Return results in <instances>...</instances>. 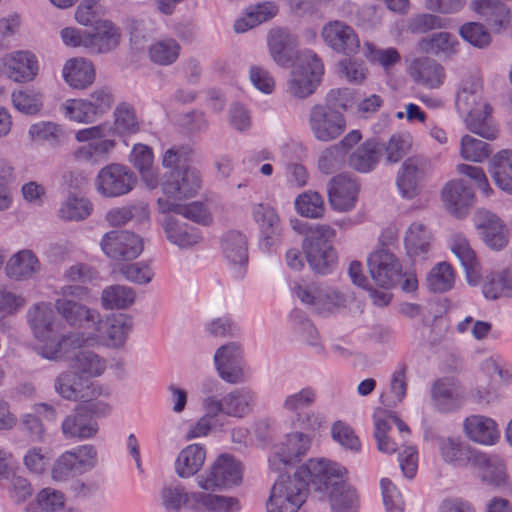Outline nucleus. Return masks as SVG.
<instances>
[{
  "label": "nucleus",
  "mask_w": 512,
  "mask_h": 512,
  "mask_svg": "<svg viewBox=\"0 0 512 512\" xmlns=\"http://www.w3.org/2000/svg\"><path fill=\"white\" fill-rule=\"evenodd\" d=\"M321 460L323 472L319 478L324 487L317 488L319 499L327 500L333 512H358V495L345 479L346 468L324 458Z\"/></svg>",
  "instance_id": "obj_5"
},
{
  "label": "nucleus",
  "mask_w": 512,
  "mask_h": 512,
  "mask_svg": "<svg viewBox=\"0 0 512 512\" xmlns=\"http://www.w3.org/2000/svg\"><path fill=\"white\" fill-rule=\"evenodd\" d=\"M441 199L446 210L457 218L465 217L471 208L474 194L463 180H451L441 190Z\"/></svg>",
  "instance_id": "obj_27"
},
{
  "label": "nucleus",
  "mask_w": 512,
  "mask_h": 512,
  "mask_svg": "<svg viewBox=\"0 0 512 512\" xmlns=\"http://www.w3.org/2000/svg\"><path fill=\"white\" fill-rule=\"evenodd\" d=\"M94 405L87 403L77 407L71 414L65 417L61 430L66 439H89L96 435L98 425L89 413Z\"/></svg>",
  "instance_id": "obj_28"
},
{
  "label": "nucleus",
  "mask_w": 512,
  "mask_h": 512,
  "mask_svg": "<svg viewBox=\"0 0 512 512\" xmlns=\"http://www.w3.org/2000/svg\"><path fill=\"white\" fill-rule=\"evenodd\" d=\"M489 172L494 183L502 191L512 194V151L501 150L491 161Z\"/></svg>",
  "instance_id": "obj_45"
},
{
  "label": "nucleus",
  "mask_w": 512,
  "mask_h": 512,
  "mask_svg": "<svg viewBox=\"0 0 512 512\" xmlns=\"http://www.w3.org/2000/svg\"><path fill=\"white\" fill-rule=\"evenodd\" d=\"M349 97L348 89H332L326 96L325 104H316L311 108L308 123L315 139L329 142L343 134L346 120L342 111L346 110Z\"/></svg>",
  "instance_id": "obj_4"
},
{
  "label": "nucleus",
  "mask_w": 512,
  "mask_h": 512,
  "mask_svg": "<svg viewBox=\"0 0 512 512\" xmlns=\"http://www.w3.org/2000/svg\"><path fill=\"white\" fill-rule=\"evenodd\" d=\"M90 385V381L85 380L73 370L60 374L54 382V389L58 395L66 400L89 403V398L93 394Z\"/></svg>",
  "instance_id": "obj_36"
},
{
  "label": "nucleus",
  "mask_w": 512,
  "mask_h": 512,
  "mask_svg": "<svg viewBox=\"0 0 512 512\" xmlns=\"http://www.w3.org/2000/svg\"><path fill=\"white\" fill-rule=\"evenodd\" d=\"M437 445L443 461L458 467L472 465L473 457L479 451L455 436L438 437Z\"/></svg>",
  "instance_id": "obj_34"
},
{
  "label": "nucleus",
  "mask_w": 512,
  "mask_h": 512,
  "mask_svg": "<svg viewBox=\"0 0 512 512\" xmlns=\"http://www.w3.org/2000/svg\"><path fill=\"white\" fill-rule=\"evenodd\" d=\"M455 106L459 114L465 116L469 131L488 140L497 137L498 130L490 119L492 108L482 101L481 82L478 79L469 77L461 82Z\"/></svg>",
  "instance_id": "obj_3"
},
{
  "label": "nucleus",
  "mask_w": 512,
  "mask_h": 512,
  "mask_svg": "<svg viewBox=\"0 0 512 512\" xmlns=\"http://www.w3.org/2000/svg\"><path fill=\"white\" fill-rule=\"evenodd\" d=\"M180 53V45L174 39H163L153 45L149 49V57L151 61L159 65H170L174 63Z\"/></svg>",
  "instance_id": "obj_61"
},
{
  "label": "nucleus",
  "mask_w": 512,
  "mask_h": 512,
  "mask_svg": "<svg viewBox=\"0 0 512 512\" xmlns=\"http://www.w3.org/2000/svg\"><path fill=\"white\" fill-rule=\"evenodd\" d=\"M381 149L374 140H366L348 158V165L360 173L372 171L380 158Z\"/></svg>",
  "instance_id": "obj_47"
},
{
  "label": "nucleus",
  "mask_w": 512,
  "mask_h": 512,
  "mask_svg": "<svg viewBox=\"0 0 512 512\" xmlns=\"http://www.w3.org/2000/svg\"><path fill=\"white\" fill-rule=\"evenodd\" d=\"M222 251L226 259L235 267L242 268L247 264V240L239 231L227 232L221 240Z\"/></svg>",
  "instance_id": "obj_46"
},
{
  "label": "nucleus",
  "mask_w": 512,
  "mask_h": 512,
  "mask_svg": "<svg viewBox=\"0 0 512 512\" xmlns=\"http://www.w3.org/2000/svg\"><path fill=\"white\" fill-rule=\"evenodd\" d=\"M205 459V447L200 444H190L179 452L174 463L175 473L182 479H188L200 471Z\"/></svg>",
  "instance_id": "obj_42"
},
{
  "label": "nucleus",
  "mask_w": 512,
  "mask_h": 512,
  "mask_svg": "<svg viewBox=\"0 0 512 512\" xmlns=\"http://www.w3.org/2000/svg\"><path fill=\"white\" fill-rule=\"evenodd\" d=\"M490 146L470 135H464L460 142V155L464 160L482 162L491 154Z\"/></svg>",
  "instance_id": "obj_63"
},
{
  "label": "nucleus",
  "mask_w": 512,
  "mask_h": 512,
  "mask_svg": "<svg viewBox=\"0 0 512 512\" xmlns=\"http://www.w3.org/2000/svg\"><path fill=\"white\" fill-rule=\"evenodd\" d=\"M103 253L113 260H132L143 251V240L130 231H109L101 240Z\"/></svg>",
  "instance_id": "obj_18"
},
{
  "label": "nucleus",
  "mask_w": 512,
  "mask_h": 512,
  "mask_svg": "<svg viewBox=\"0 0 512 512\" xmlns=\"http://www.w3.org/2000/svg\"><path fill=\"white\" fill-rule=\"evenodd\" d=\"M294 293L301 303L321 316L337 312L352 300L350 295L320 283L297 285L294 288Z\"/></svg>",
  "instance_id": "obj_10"
},
{
  "label": "nucleus",
  "mask_w": 512,
  "mask_h": 512,
  "mask_svg": "<svg viewBox=\"0 0 512 512\" xmlns=\"http://www.w3.org/2000/svg\"><path fill=\"white\" fill-rule=\"evenodd\" d=\"M457 45V38L448 32L434 33L430 37L423 38L418 44L422 52L438 57L453 55Z\"/></svg>",
  "instance_id": "obj_52"
},
{
  "label": "nucleus",
  "mask_w": 512,
  "mask_h": 512,
  "mask_svg": "<svg viewBox=\"0 0 512 512\" xmlns=\"http://www.w3.org/2000/svg\"><path fill=\"white\" fill-rule=\"evenodd\" d=\"M39 270V262L30 250H22L14 254L7 263V275L16 280L31 278Z\"/></svg>",
  "instance_id": "obj_50"
},
{
  "label": "nucleus",
  "mask_w": 512,
  "mask_h": 512,
  "mask_svg": "<svg viewBox=\"0 0 512 512\" xmlns=\"http://www.w3.org/2000/svg\"><path fill=\"white\" fill-rule=\"evenodd\" d=\"M450 249L465 270L467 278L470 280L477 277L478 262L468 240L461 234H455L450 240Z\"/></svg>",
  "instance_id": "obj_53"
},
{
  "label": "nucleus",
  "mask_w": 512,
  "mask_h": 512,
  "mask_svg": "<svg viewBox=\"0 0 512 512\" xmlns=\"http://www.w3.org/2000/svg\"><path fill=\"white\" fill-rule=\"evenodd\" d=\"M163 229L168 241L179 248H190L202 239L201 231L173 216H166L163 220Z\"/></svg>",
  "instance_id": "obj_37"
},
{
  "label": "nucleus",
  "mask_w": 512,
  "mask_h": 512,
  "mask_svg": "<svg viewBox=\"0 0 512 512\" xmlns=\"http://www.w3.org/2000/svg\"><path fill=\"white\" fill-rule=\"evenodd\" d=\"M324 65L311 50H306L298 57L287 81V91L296 98L311 95L321 80Z\"/></svg>",
  "instance_id": "obj_11"
},
{
  "label": "nucleus",
  "mask_w": 512,
  "mask_h": 512,
  "mask_svg": "<svg viewBox=\"0 0 512 512\" xmlns=\"http://www.w3.org/2000/svg\"><path fill=\"white\" fill-rule=\"evenodd\" d=\"M462 430L470 442L483 447L495 446L501 438L497 421L483 414H471L465 417Z\"/></svg>",
  "instance_id": "obj_21"
},
{
  "label": "nucleus",
  "mask_w": 512,
  "mask_h": 512,
  "mask_svg": "<svg viewBox=\"0 0 512 512\" xmlns=\"http://www.w3.org/2000/svg\"><path fill=\"white\" fill-rule=\"evenodd\" d=\"M251 213L259 230V246L268 252L280 241L283 231L282 221L277 211L267 204H254Z\"/></svg>",
  "instance_id": "obj_19"
},
{
  "label": "nucleus",
  "mask_w": 512,
  "mask_h": 512,
  "mask_svg": "<svg viewBox=\"0 0 512 512\" xmlns=\"http://www.w3.org/2000/svg\"><path fill=\"white\" fill-rule=\"evenodd\" d=\"M54 308L58 315L70 326L91 329L88 333L69 334L73 343L94 345L102 337V318L98 310L83 303L89 297V289L84 285L68 284L56 292Z\"/></svg>",
  "instance_id": "obj_1"
},
{
  "label": "nucleus",
  "mask_w": 512,
  "mask_h": 512,
  "mask_svg": "<svg viewBox=\"0 0 512 512\" xmlns=\"http://www.w3.org/2000/svg\"><path fill=\"white\" fill-rule=\"evenodd\" d=\"M255 403V393L246 387L234 389L222 399L216 396H206L202 400V408L210 414L224 413L230 417L242 418L252 411Z\"/></svg>",
  "instance_id": "obj_13"
},
{
  "label": "nucleus",
  "mask_w": 512,
  "mask_h": 512,
  "mask_svg": "<svg viewBox=\"0 0 512 512\" xmlns=\"http://www.w3.org/2000/svg\"><path fill=\"white\" fill-rule=\"evenodd\" d=\"M482 482L495 488H504L508 484L507 464L498 454L478 451L473 457V464Z\"/></svg>",
  "instance_id": "obj_25"
},
{
  "label": "nucleus",
  "mask_w": 512,
  "mask_h": 512,
  "mask_svg": "<svg viewBox=\"0 0 512 512\" xmlns=\"http://www.w3.org/2000/svg\"><path fill=\"white\" fill-rule=\"evenodd\" d=\"M199 171L192 167L172 169L163 176L161 190L168 198L185 200L195 197L201 189Z\"/></svg>",
  "instance_id": "obj_17"
},
{
  "label": "nucleus",
  "mask_w": 512,
  "mask_h": 512,
  "mask_svg": "<svg viewBox=\"0 0 512 512\" xmlns=\"http://www.w3.org/2000/svg\"><path fill=\"white\" fill-rule=\"evenodd\" d=\"M98 453L94 445L83 444L62 452L54 461L50 475L54 482H67L94 469Z\"/></svg>",
  "instance_id": "obj_9"
},
{
  "label": "nucleus",
  "mask_w": 512,
  "mask_h": 512,
  "mask_svg": "<svg viewBox=\"0 0 512 512\" xmlns=\"http://www.w3.org/2000/svg\"><path fill=\"white\" fill-rule=\"evenodd\" d=\"M310 445L311 439L304 432L287 434L282 442L274 446L268 458L269 468L274 472H282L295 465L306 455Z\"/></svg>",
  "instance_id": "obj_15"
},
{
  "label": "nucleus",
  "mask_w": 512,
  "mask_h": 512,
  "mask_svg": "<svg viewBox=\"0 0 512 512\" xmlns=\"http://www.w3.org/2000/svg\"><path fill=\"white\" fill-rule=\"evenodd\" d=\"M189 492L181 484H169L160 492L161 505L168 512H180L182 508L187 510Z\"/></svg>",
  "instance_id": "obj_59"
},
{
  "label": "nucleus",
  "mask_w": 512,
  "mask_h": 512,
  "mask_svg": "<svg viewBox=\"0 0 512 512\" xmlns=\"http://www.w3.org/2000/svg\"><path fill=\"white\" fill-rule=\"evenodd\" d=\"M473 5L494 33L512 34V8L499 0H473Z\"/></svg>",
  "instance_id": "obj_30"
},
{
  "label": "nucleus",
  "mask_w": 512,
  "mask_h": 512,
  "mask_svg": "<svg viewBox=\"0 0 512 512\" xmlns=\"http://www.w3.org/2000/svg\"><path fill=\"white\" fill-rule=\"evenodd\" d=\"M187 511L189 512H237L240 509L238 499L230 496L189 492Z\"/></svg>",
  "instance_id": "obj_32"
},
{
  "label": "nucleus",
  "mask_w": 512,
  "mask_h": 512,
  "mask_svg": "<svg viewBox=\"0 0 512 512\" xmlns=\"http://www.w3.org/2000/svg\"><path fill=\"white\" fill-rule=\"evenodd\" d=\"M278 12L273 2H263L247 9L244 17L237 19L234 23V30L237 33H244L259 24L270 20Z\"/></svg>",
  "instance_id": "obj_51"
},
{
  "label": "nucleus",
  "mask_w": 512,
  "mask_h": 512,
  "mask_svg": "<svg viewBox=\"0 0 512 512\" xmlns=\"http://www.w3.org/2000/svg\"><path fill=\"white\" fill-rule=\"evenodd\" d=\"M159 212L167 214L173 212L200 225H210L213 222L212 213L205 203L193 201L187 204L178 203L165 198H158Z\"/></svg>",
  "instance_id": "obj_35"
},
{
  "label": "nucleus",
  "mask_w": 512,
  "mask_h": 512,
  "mask_svg": "<svg viewBox=\"0 0 512 512\" xmlns=\"http://www.w3.org/2000/svg\"><path fill=\"white\" fill-rule=\"evenodd\" d=\"M317 398L316 390L312 387H304L301 390L289 394L285 397L282 408L295 415V418L302 414V410L307 409L315 403Z\"/></svg>",
  "instance_id": "obj_60"
},
{
  "label": "nucleus",
  "mask_w": 512,
  "mask_h": 512,
  "mask_svg": "<svg viewBox=\"0 0 512 512\" xmlns=\"http://www.w3.org/2000/svg\"><path fill=\"white\" fill-rule=\"evenodd\" d=\"M482 293L489 300L512 296V277L510 272L503 270L487 275L482 283Z\"/></svg>",
  "instance_id": "obj_54"
},
{
  "label": "nucleus",
  "mask_w": 512,
  "mask_h": 512,
  "mask_svg": "<svg viewBox=\"0 0 512 512\" xmlns=\"http://www.w3.org/2000/svg\"><path fill=\"white\" fill-rule=\"evenodd\" d=\"M267 45L273 60L287 66L294 56L296 37L285 28H273L268 33Z\"/></svg>",
  "instance_id": "obj_38"
},
{
  "label": "nucleus",
  "mask_w": 512,
  "mask_h": 512,
  "mask_svg": "<svg viewBox=\"0 0 512 512\" xmlns=\"http://www.w3.org/2000/svg\"><path fill=\"white\" fill-rule=\"evenodd\" d=\"M136 184L134 173L122 164L111 163L97 174L95 188L103 197H119L128 194Z\"/></svg>",
  "instance_id": "obj_16"
},
{
  "label": "nucleus",
  "mask_w": 512,
  "mask_h": 512,
  "mask_svg": "<svg viewBox=\"0 0 512 512\" xmlns=\"http://www.w3.org/2000/svg\"><path fill=\"white\" fill-rule=\"evenodd\" d=\"M322 472V460L317 458L297 467L293 475H279L266 501V512H298L308 497L309 483L315 492L324 487L319 478Z\"/></svg>",
  "instance_id": "obj_2"
},
{
  "label": "nucleus",
  "mask_w": 512,
  "mask_h": 512,
  "mask_svg": "<svg viewBox=\"0 0 512 512\" xmlns=\"http://www.w3.org/2000/svg\"><path fill=\"white\" fill-rule=\"evenodd\" d=\"M242 480V465L233 456L222 454L210 468L197 476L196 482L203 491H214L237 486Z\"/></svg>",
  "instance_id": "obj_12"
},
{
  "label": "nucleus",
  "mask_w": 512,
  "mask_h": 512,
  "mask_svg": "<svg viewBox=\"0 0 512 512\" xmlns=\"http://www.w3.org/2000/svg\"><path fill=\"white\" fill-rule=\"evenodd\" d=\"M385 410L377 409L373 414L374 420V437L377 442V448L380 452L392 454L397 451L396 443L391 440L387 433L391 426L384 418Z\"/></svg>",
  "instance_id": "obj_62"
},
{
  "label": "nucleus",
  "mask_w": 512,
  "mask_h": 512,
  "mask_svg": "<svg viewBox=\"0 0 512 512\" xmlns=\"http://www.w3.org/2000/svg\"><path fill=\"white\" fill-rule=\"evenodd\" d=\"M408 74L418 85L437 89L445 79V70L436 60L429 57L413 59L408 66Z\"/></svg>",
  "instance_id": "obj_31"
},
{
  "label": "nucleus",
  "mask_w": 512,
  "mask_h": 512,
  "mask_svg": "<svg viewBox=\"0 0 512 512\" xmlns=\"http://www.w3.org/2000/svg\"><path fill=\"white\" fill-rule=\"evenodd\" d=\"M27 320L34 336L44 342L39 354L47 360L59 359L62 344L70 340V336L55 333V315L51 303L40 302L33 305L27 313Z\"/></svg>",
  "instance_id": "obj_6"
},
{
  "label": "nucleus",
  "mask_w": 512,
  "mask_h": 512,
  "mask_svg": "<svg viewBox=\"0 0 512 512\" xmlns=\"http://www.w3.org/2000/svg\"><path fill=\"white\" fill-rule=\"evenodd\" d=\"M335 230L329 225H316L303 241L302 248L311 269L327 274L335 266L336 252L332 246Z\"/></svg>",
  "instance_id": "obj_8"
},
{
  "label": "nucleus",
  "mask_w": 512,
  "mask_h": 512,
  "mask_svg": "<svg viewBox=\"0 0 512 512\" xmlns=\"http://www.w3.org/2000/svg\"><path fill=\"white\" fill-rule=\"evenodd\" d=\"M8 77L15 82H29L38 73V61L29 51H14L2 58Z\"/></svg>",
  "instance_id": "obj_33"
},
{
  "label": "nucleus",
  "mask_w": 512,
  "mask_h": 512,
  "mask_svg": "<svg viewBox=\"0 0 512 512\" xmlns=\"http://www.w3.org/2000/svg\"><path fill=\"white\" fill-rule=\"evenodd\" d=\"M426 179L424 162L417 157L406 159L396 176V187L403 199L412 200L422 191Z\"/></svg>",
  "instance_id": "obj_22"
},
{
  "label": "nucleus",
  "mask_w": 512,
  "mask_h": 512,
  "mask_svg": "<svg viewBox=\"0 0 512 512\" xmlns=\"http://www.w3.org/2000/svg\"><path fill=\"white\" fill-rule=\"evenodd\" d=\"M64 81L74 89H85L95 80V69L90 61L75 58L66 61L62 69Z\"/></svg>",
  "instance_id": "obj_43"
},
{
  "label": "nucleus",
  "mask_w": 512,
  "mask_h": 512,
  "mask_svg": "<svg viewBox=\"0 0 512 512\" xmlns=\"http://www.w3.org/2000/svg\"><path fill=\"white\" fill-rule=\"evenodd\" d=\"M360 186L356 179L346 175H338L329 180L328 200L334 210L347 212L352 210L357 202Z\"/></svg>",
  "instance_id": "obj_26"
},
{
  "label": "nucleus",
  "mask_w": 512,
  "mask_h": 512,
  "mask_svg": "<svg viewBox=\"0 0 512 512\" xmlns=\"http://www.w3.org/2000/svg\"><path fill=\"white\" fill-rule=\"evenodd\" d=\"M113 103L111 91L102 87L95 89L87 98L65 100L61 104V111L70 121L91 124L106 115Z\"/></svg>",
  "instance_id": "obj_7"
},
{
  "label": "nucleus",
  "mask_w": 512,
  "mask_h": 512,
  "mask_svg": "<svg viewBox=\"0 0 512 512\" xmlns=\"http://www.w3.org/2000/svg\"><path fill=\"white\" fill-rule=\"evenodd\" d=\"M219 377L227 383L237 384L244 380L242 349L236 342L219 347L214 354Z\"/></svg>",
  "instance_id": "obj_23"
},
{
  "label": "nucleus",
  "mask_w": 512,
  "mask_h": 512,
  "mask_svg": "<svg viewBox=\"0 0 512 512\" xmlns=\"http://www.w3.org/2000/svg\"><path fill=\"white\" fill-rule=\"evenodd\" d=\"M431 396L436 408L445 413L459 409L463 403L458 385L449 378L437 380L432 386Z\"/></svg>",
  "instance_id": "obj_40"
},
{
  "label": "nucleus",
  "mask_w": 512,
  "mask_h": 512,
  "mask_svg": "<svg viewBox=\"0 0 512 512\" xmlns=\"http://www.w3.org/2000/svg\"><path fill=\"white\" fill-rule=\"evenodd\" d=\"M106 360L91 350L78 351L71 362V368L85 380L100 376L106 369Z\"/></svg>",
  "instance_id": "obj_49"
},
{
  "label": "nucleus",
  "mask_w": 512,
  "mask_h": 512,
  "mask_svg": "<svg viewBox=\"0 0 512 512\" xmlns=\"http://www.w3.org/2000/svg\"><path fill=\"white\" fill-rule=\"evenodd\" d=\"M49 450L44 447H30L23 455L25 468L35 475L43 474L50 465Z\"/></svg>",
  "instance_id": "obj_64"
},
{
  "label": "nucleus",
  "mask_w": 512,
  "mask_h": 512,
  "mask_svg": "<svg viewBox=\"0 0 512 512\" xmlns=\"http://www.w3.org/2000/svg\"><path fill=\"white\" fill-rule=\"evenodd\" d=\"M294 206L298 214L312 219L322 217L325 211L323 197L315 191H306L298 195Z\"/></svg>",
  "instance_id": "obj_58"
},
{
  "label": "nucleus",
  "mask_w": 512,
  "mask_h": 512,
  "mask_svg": "<svg viewBox=\"0 0 512 512\" xmlns=\"http://www.w3.org/2000/svg\"><path fill=\"white\" fill-rule=\"evenodd\" d=\"M484 243L493 250L503 249L508 242V231L503 221L495 214L487 213L479 225Z\"/></svg>",
  "instance_id": "obj_48"
},
{
  "label": "nucleus",
  "mask_w": 512,
  "mask_h": 512,
  "mask_svg": "<svg viewBox=\"0 0 512 512\" xmlns=\"http://www.w3.org/2000/svg\"><path fill=\"white\" fill-rule=\"evenodd\" d=\"M369 273L382 288H390L401 274V266L395 255L388 250H377L367 258Z\"/></svg>",
  "instance_id": "obj_24"
},
{
  "label": "nucleus",
  "mask_w": 512,
  "mask_h": 512,
  "mask_svg": "<svg viewBox=\"0 0 512 512\" xmlns=\"http://www.w3.org/2000/svg\"><path fill=\"white\" fill-rule=\"evenodd\" d=\"M93 211V204L84 197L70 195L61 205L59 216L66 221H82Z\"/></svg>",
  "instance_id": "obj_57"
},
{
  "label": "nucleus",
  "mask_w": 512,
  "mask_h": 512,
  "mask_svg": "<svg viewBox=\"0 0 512 512\" xmlns=\"http://www.w3.org/2000/svg\"><path fill=\"white\" fill-rule=\"evenodd\" d=\"M102 323V337L95 344L103 343L111 347L122 346L133 325L132 318L123 313L114 314L106 321L102 320Z\"/></svg>",
  "instance_id": "obj_41"
},
{
  "label": "nucleus",
  "mask_w": 512,
  "mask_h": 512,
  "mask_svg": "<svg viewBox=\"0 0 512 512\" xmlns=\"http://www.w3.org/2000/svg\"><path fill=\"white\" fill-rule=\"evenodd\" d=\"M321 37L338 54L351 56L360 49V40L353 27L340 20L327 22L321 29Z\"/></svg>",
  "instance_id": "obj_20"
},
{
  "label": "nucleus",
  "mask_w": 512,
  "mask_h": 512,
  "mask_svg": "<svg viewBox=\"0 0 512 512\" xmlns=\"http://www.w3.org/2000/svg\"><path fill=\"white\" fill-rule=\"evenodd\" d=\"M432 235L427 225L422 221L412 222L404 233V246L411 258L424 256L431 247Z\"/></svg>",
  "instance_id": "obj_44"
},
{
  "label": "nucleus",
  "mask_w": 512,
  "mask_h": 512,
  "mask_svg": "<svg viewBox=\"0 0 512 512\" xmlns=\"http://www.w3.org/2000/svg\"><path fill=\"white\" fill-rule=\"evenodd\" d=\"M139 130V124L133 107L126 103L119 104L114 110V123L104 122L98 125L80 129L79 139L89 140L101 136L134 134Z\"/></svg>",
  "instance_id": "obj_14"
},
{
  "label": "nucleus",
  "mask_w": 512,
  "mask_h": 512,
  "mask_svg": "<svg viewBox=\"0 0 512 512\" xmlns=\"http://www.w3.org/2000/svg\"><path fill=\"white\" fill-rule=\"evenodd\" d=\"M427 287L434 293H444L453 288L455 273L447 262H440L434 266L426 278Z\"/></svg>",
  "instance_id": "obj_56"
},
{
  "label": "nucleus",
  "mask_w": 512,
  "mask_h": 512,
  "mask_svg": "<svg viewBox=\"0 0 512 512\" xmlns=\"http://www.w3.org/2000/svg\"><path fill=\"white\" fill-rule=\"evenodd\" d=\"M79 133L80 130L75 133V139L83 143V145L73 152V156L77 161L99 165L109 160L111 153L117 145L113 137L101 136L99 138L81 140L78 136Z\"/></svg>",
  "instance_id": "obj_29"
},
{
  "label": "nucleus",
  "mask_w": 512,
  "mask_h": 512,
  "mask_svg": "<svg viewBox=\"0 0 512 512\" xmlns=\"http://www.w3.org/2000/svg\"><path fill=\"white\" fill-rule=\"evenodd\" d=\"M135 301L132 288L123 285H111L101 293V305L105 310L125 309Z\"/></svg>",
  "instance_id": "obj_55"
},
{
  "label": "nucleus",
  "mask_w": 512,
  "mask_h": 512,
  "mask_svg": "<svg viewBox=\"0 0 512 512\" xmlns=\"http://www.w3.org/2000/svg\"><path fill=\"white\" fill-rule=\"evenodd\" d=\"M120 41L119 29L108 20L96 21L93 32H89L88 52L107 53L115 49Z\"/></svg>",
  "instance_id": "obj_39"
}]
</instances>
